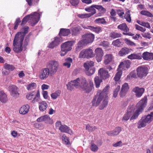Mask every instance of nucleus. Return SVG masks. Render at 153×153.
Wrapping results in <instances>:
<instances>
[{
	"label": "nucleus",
	"mask_w": 153,
	"mask_h": 153,
	"mask_svg": "<svg viewBox=\"0 0 153 153\" xmlns=\"http://www.w3.org/2000/svg\"><path fill=\"white\" fill-rule=\"evenodd\" d=\"M118 72L116 74L114 78L115 81H117L120 79L121 76L122 74V71L121 70H118Z\"/></svg>",
	"instance_id": "de8ad7c7"
},
{
	"label": "nucleus",
	"mask_w": 153,
	"mask_h": 153,
	"mask_svg": "<svg viewBox=\"0 0 153 153\" xmlns=\"http://www.w3.org/2000/svg\"><path fill=\"white\" fill-rule=\"evenodd\" d=\"M21 21L19 18H18L16 19L15 22V26L14 27V29L16 30L17 29L19 23H20Z\"/></svg>",
	"instance_id": "052dcab7"
},
{
	"label": "nucleus",
	"mask_w": 153,
	"mask_h": 153,
	"mask_svg": "<svg viewBox=\"0 0 153 153\" xmlns=\"http://www.w3.org/2000/svg\"><path fill=\"white\" fill-rule=\"evenodd\" d=\"M153 121V111L150 114L142 117L141 119L138 122L137 128H140L145 127L146 126L147 123H149Z\"/></svg>",
	"instance_id": "423d86ee"
},
{
	"label": "nucleus",
	"mask_w": 153,
	"mask_h": 153,
	"mask_svg": "<svg viewBox=\"0 0 153 153\" xmlns=\"http://www.w3.org/2000/svg\"><path fill=\"white\" fill-rule=\"evenodd\" d=\"M85 10L88 12H91L87 14L88 15V17H91L96 13V10L94 8V5L88 8H86Z\"/></svg>",
	"instance_id": "7c9ffc66"
},
{
	"label": "nucleus",
	"mask_w": 153,
	"mask_h": 153,
	"mask_svg": "<svg viewBox=\"0 0 153 153\" xmlns=\"http://www.w3.org/2000/svg\"><path fill=\"white\" fill-rule=\"evenodd\" d=\"M73 45V41H68L62 43L61 45V51L68 52L71 50Z\"/></svg>",
	"instance_id": "9b49d317"
},
{
	"label": "nucleus",
	"mask_w": 153,
	"mask_h": 153,
	"mask_svg": "<svg viewBox=\"0 0 153 153\" xmlns=\"http://www.w3.org/2000/svg\"><path fill=\"white\" fill-rule=\"evenodd\" d=\"M40 14L37 12H35L33 14H31L25 17L23 19L21 25L23 26L29 20L32 21L33 26L35 25L39 21Z\"/></svg>",
	"instance_id": "39448f33"
},
{
	"label": "nucleus",
	"mask_w": 153,
	"mask_h": 153,
	"mask_svg": "<svg viewBox=\"0 0 153 153\" xmlns=\"http://www.w3.org/2000/svg\"><path fill=\"white\" fill-rule=\"evenodd\" d=\"M122 35L120 33L113 32L111 33L109 35V37L112 39H114L117 38L121 37Z\"/></svg>",
	"instance_id": "4c0bfd02"
},
{
	"label": "nucleus",
	"mask_w": 153,
	"mask_h": 153,
	"mask_svg": "<svg viewBox=\"0 0 153 153\" xmlns=\"http://www.w3.org/2000/svg\"><path fill=\"white\" fill-rule=\"evenodd\" d=\"M82 30V29L80 26H77L74 28L72 31L73 33L76 35L79 33L80 31H81Z\"/></svg>",
	"instance_id": "49530a36"
},
{
	"label": "nucleus",
	"mask_w": 153,
	"mask_h": 153,
	"mask_svg": "<svg viewBox=\"0 0 153 153\" xmlns=\"http://www.w3.org/2000/svg\"><path fill=\"white\" fill-rule=\"evenodd\" d=\"M125 15L124 16L125 18L126 19V21L128 22L129 23H130L131 22V14L130 12V10H128L127 11Z\"/></svg>",
	"instance_id": "37998d69"
},
{
	"label": "nucleus",
	"mask_w": 153,
	"mask_h": 153,
	"mask_svg": "<svg viewBox=\"0 0 153 153\" xmlns=\"http://www.w3.org/2000/svg\"><path fill=\"white\" fill-rule=\"evenodd\" d=\"M70 33V30L69 29L61 28L59 33L60 36H66Z\"/></svg>",
	"instance_id": "2f4dec72"
},
{
	"label": "nucleus",
	"mask_w": 153,
	"mask_h": 153,
	"mask_svg": "<svg viewBox=\"0 0 153 153\" xmlns=\"http://www.w3.org/2000/svg\"><path fill=\"white\" fill-rule=\"evenodd\" d=\"M4 68L5 69L9 71H13L15 68L13 65L7 63L5 64Z\"/></svg>",
	"instance_id": "09e8293b"
},
{
	"label": "nucleus",
	"mask_w": 153,
	"mask_h": 153,
	"mask_svg": "<svg viewBox=\"0 0 153 153\" xmlns=\"http://www.w3.org/2000/svg\"><path fill=\"white\" fill-rule=\"evenodd\" d=\"M94 54L92 49L90 48L82 50L80 52L79 57L80 58H89L94 57Z\"/></svg>",
	"instance_id": "1a4fd4ad"
},
{
	"label": "nucleus",
	"mask_w": 153,
	"mask_h": 153,
	"mask_svg": "<svg viewBox=\"0 0 153 153\" xmlns=\"http://www.w3.org/2000/svg\"><path fill=\"white\" fill-rule=\"evenodd\" d=\"M117 28L125 32H127L129 31V29L125 23H123L119 25Z\"/></svg>",
	"instance_id": "72a5a7b5"
},
{
	"label": "nucleus",
	"mask_w": 153,
	"mask_h": 153,
	"mask_svg": "<svg viewBox=\"0 0 153 153\" xmlns=\"http://www.w3.org/2000/svg\"><path fill=\"white\" fill-rule=\"evenodd\" d=\"M95 54L97 61L98 62H101L102 59L103 55V52L101 48H98L95 50Z\"/></svg>",
	"instance_id": "dca6fc26"
},
{
	"label": "nucleus",
	"mask_w": 153,
	"mask_h": 153,
	"mask_svg": "<svg viewBox=\"0 0 153 153\" xmlns=\"http://www.w3.org/2000/svg\"><path fill=\"white\" fill-rule=\"evenodd\" d=\"M130 65V62L129 61L125 60L120 63L118 66V70L120 68L125 70V68L128 69Z\"/></svg>",
	"instance_id": "b1692460"
},
{
	"label": "nucleus",
	"mask_w": 153,
	"mask_h": 153,
	"mask_svg": "<svg viewBox=\"0 0 153 153\" xmlns=\"http://www.w3.org/2000/svg\"><path fill=\"white\" fill-rule=\"evenodd\" d=\"M122 39H117L115 40H114L112 42V44L116 47H120L121 45Z\"/></svg>",
	"instance_id": "a19ab883"
},
{
	"label": "nucleus",
	"mask_w": 153,
	"mask_h": 153,
	"mask_svg": "<svg viewBox=\"0 0 153 153\" xmlns=\"http://www.w3.org/2000/svg\"><path fill=\"white\" fill-rule=\"evenodd\" d=\"M113 56L111 54H107L104 56V63L107 65L111 62L113 59Z\"/></svg>",
	"instance_id": "c85d7f7f"
},
{
	"label": "nucleus",
	"mask_w": 153,
	"mask_h": 153,
	"mask_svg": "<svg viewBox=\"0 0 153 153\" xmlns=\"http://www.w3.org/2000/svg\"><path fill=\"white\" fill-rule=\"evenodd\" d=\"M142 58L145 60H153V53L146 51L142 54Z\"/></svg>",
	"instance_id": "5701e85b"
},
{
	"label": "nucleus",
	"mask_w": 153,
	"mask_h": 153,
	"mask_svg": "<svg viewBox=\"0 0 153 153\" xmlns=\"http://www.w3.org/2000/svg\"><path fill=\"white\" fill-rule=\"evenodd\" d=\"M91 150L94 152H97L98 149L97 146L94 143L91 144L90 147Z\"/></svg>",
	"instance_id": "4d7b16f0"
},
{
	"label": "nucleus",
	"mask_w": 153,
	"mask_h": 153,
	"mask_svg": "<svg viewBox=\"0 0 153 153\" xmlns=\"http://www.w3.org/2000/svg\"><path fill=\"white\" fill-rule=\"evenodd\" d=\"M48 107V105L46 102L43 101L39 102V107L40 111L43 112L45 111Z\"/></svg>",
	"instance_id": "c756f323"
},
{
	"label": "nucleus",
	"mask_w": 153,
	"mask_h": 153,
	"mask_svg": "<svg viewBox=\"0 0 153 153\" xmlns=\"http://www.w3.org/2000/svg\"><path fill=\"white\" fill-rule=\"evenodd\" d=\"M100 45L104 47H108L109 46V44L108 42L104 41L100 43Z\"/></svg>",
	"instance_id": "680f3d73"
},
{
	"label": "nucleus",
	"mask_w": 153,
	"mask_h": 153,
	"mask_svg": "<svg viewBox=\"0 0 153 153\" xmlns=\"http://www.w3.org/2000/svg\"><path fill=\"white\" fill-rule=\"evenodd\" d=\"M65 62L64 63L63 65L69 68L71 65V63L72 62V59L70 57L67 58L65 59Z\"/></svg>",
	"instance_id": "c9c22d12"
},
{
	"label": "nucleus",
	"mask_w": 153,
	"mask_h": 153,
	"mask_svg": "<svg viewBox=\"0 0 153 153\" xmlns=\"http://www.w3.org/2000/svg\"><path fill=\"white\" fill-rule=\"evenodd\" d=\"M85 73L86 74L90 76L94 74L95 71V68H88L85 69Z\"/></svg>",
	"instance_id": "58836bf2"
},
{
	"label": "nucleus",
	"mask_w": 153,
	"mask_h": 153,
	"mask_svg": "<svg viewBox=\"0 0 153 153\" xmlns=\"http://www.w3.org/2000/svg\"><path fill=\"white\" fill-rule=\"evenodd\" d=\"M130 115L128 114L127 113H126L124 115L122 119V120H124L125 121L128 120L130 118Z\"/></svg>",
	"instance_id": "bf43d9fd"
},
{
	"label": "nucleus",
	"mask_w": 153,
	"mask_h": 153,
	"mask_svg": "<svg viewBox=\"0 0 153 153\" xmlns=\"http://www.w3.org/2000/svg\"><path fill=\"white\" fill-rule=\"evenodd\" d=\"M29 28V27L28 26H26L24 28H23L21 30V32H18L15 35V36H17L18 38L20 39V36L22 37L23 36V40H24V37L25 35L28 32V30Z\"/></svg>",
	"instance_id": "4be33fe9"
},
{
	"label": "nucleus",
	"mask_w": 153,
	"mask_h": 153,
	"mask_svg": "<svg viewBox=\"0 0 153 153\" xmlns=\"http://www.w3.org/2000/svg\"><path fill=\"white\" fill-rule=\"evenodd\" d=\"M82 38L84 42L87 44L92 43L94 39V35L92 33H87L83 35Z\"/></svg>",
	"instance_id": "f8f14e48"
},
{
	"label": "nucleus",
	"mask_w": 153,
	"mask_h": 153,
	"mask_svg": "<svg viewBox=\"0 0 153 153\" xmlns=\"http://www.w3.org/2000/svg\"><path fill=\"white\" fill-rule=\"evenodd\" d=\"M59 129L62 132H65L68 133L70 134H72V131L69 127L65 125H62L59 128Z\"/></svg>",
	"instance_id": "a878e982"
},
{
	"label": "nucleus",
	"mask_w": 153,
	"mask_h": 153,
	"mask_svg": "<svg viewBox=\"0 0 153 153\" xmlns=\"http://www.w3.org/2000/svg\"><path fill=\"white\" fill-rule=\"evenodd\" d=\"M36 87V84L35 83H32L28 84L27 86V89L29 90L33 89Z\"/></svg>",
	"instance_id": "864d4df0"
},
{
	"label": "nucleus",
	"mask_w": 153,
	"mask_h": 153,
	"mask_svg": "<svg viewBox=\"0 0 153 153\" xmlns=\"http://www.w3.org/2000/svg\"><path fill=\"white\" fill-rule=\"evenodd\" d=\"M59 66L58 62L54 60L49 61L46 65L47 68L50 72V75L52 76L57 71Z\"/></svg>",
	"instance_id": "0eeeda50"
},
{
	"label": "nucleus",
	"mask_w": 153,
	"mask_h": 153,
	"mask_svg": "<svg viewBox=\"0 0 153 153\" xmlns=\"http://www.w3.org/2000/svg\"><path fill=\"white\" fill-rule=\"evenodd\" d=\"M94 62L92 61H87L86 63H84L83 65L85 69H87L88 68H93L92 66H94Z\"/></svg>",
	"instance_id": "79ce46f5"
},
{
	"label": "nucleus",
	"mask_w": 153,
	"mask_h": 153,
	"mask_svg": "<svg viewBox=\"0 0 153 153\" xmlns=\"http://www.w3.org/2000/svg\"><path fill=\"white\" fill-rule=\"evenodd\" d=\"M61 91L59 90H58L55 92L52 93L51 96L52 99L53 100L56 99L58 97L60 96Z\"/></svg>",
	"instance_id": "c03bdc74"
},
{
	"label": "nucleus",
	"mask_w": 153,
	"mask_h": 153,
	"mask_svg": "<svg viewBox=\"0 0 153 153\" xmlns=\"http://www.w3.org/2000/svg\"><path fill=\"white\" fill-rule=\"evenodd\" d=\"M102 78L100 79L98 76L95 77L94 81L96 88H98L100 87V83L102 81Z\"/></svg>",
	"instance_id": "f704fd0d"
},
{
	"label": "nucleus",
	"mask_w": 153,
	"mask_h": 153,
	"mask_svg": "<svg viewBox=\"0 0 153 153\" xmlns=\"http://www.w3.org/2000/svg\"><path fill=\"white\" fill-rule=\"evenodd\" d=\"M117 13L119 16L120 17L123 19L124 18V16H123V15L124 13V12H121L120 10H117Z\"/></svg>",
	"instance_id": "69168bd1"
},
{
	"label": "nucleus",
	"mask_w": 153,
	"mask_h": 153,
	"mask_svg": "<svg viewBox=\"0 0 153 153\" xmlns=\"http://www.w3.org/2000/svg\"><path fill=\"white\" fill-rule=\"evenodd\" d=\"M140 13L142 15L146 16L147 17H152L153 15L149 12L148 11L142 10L140 12Z\"/></svg>",
	"instance_id": "3c124183"
},
{
	"label": "nucleus",
	"mask_w": 153,
	"mask_h": 153,
	"mask_svg": "<svg viewBox=\"0 0 153 153\" xmlns=\"http://www.w3.org/2000/svg\"><path fill=\"white\" fill-rule=\"evenodd\" d=\"M94 22L96 23H100L102 24H105L107 23L105 19L103 18H99L95 20Z\"/></svg>",
	"instance_id": "8fccbe9b"
},
{
	"label": "nucleus",
	"mask_w": 153,
	"mask_h": 153,
	"mask_svg": "<svg viewBox=\"0 0 153 153\" xmlns=\"http://www.w3.org/2000/svg\"><path fill=\"white\" fill-rule=\"evenodd\" d=\"M66 85L68 90L72 91L75 87L87 93L91 91L94 88L93 82H90L88 84L86 79L84 77L77 78L68 82Z\"/></svg>",
	"instance_id": "f257e3e1"
},
{
	"label": "nucleus",
	"mask_w": 153,
	"mask_h": 153,
	"mask_svg": "<svg viewBox=\"0 0 153 153\" xmlns=\"http://www.w3.org/2000/svg\"><path fill=\"white\" fill-rule=\"evenodd\" d=\"M98 74L100 78L104 79H106L110 76L108 72L103 68H101L99 70Z\"/></svg>",
	"instance_id": "a211bd4d"
},
{
	"label": "nucleus",
	"mask_w": 153,
	"mask_h": 153,
	"mask_svg": "<svg viewBox=\"0 0 153 153\" xmlns=\"http://www.w3.org/2000/svg\"><path fill=\"white\" fill-rule=\"evenodd\" d=\"M147 102V98L145 97L144 98L140 101L136 105L137 108L136 111L131 116L130 120L136 119L138 117L140 113L141 112L144 108L146 106Z\"/></svg>",
	"instance_id": "20e7f679"
},
{
	"label": "nucleus",
	"mask_w": 153,
	"mask_h": 153,
	"mask_svg": "<svg viewBox=\"0 0 153 153\" xmlns=\"http://www.w3.org/2000/svg\"><path fill=\"white\" fill-rule=\"evenodd\" d=\"M85 128L87 130H88L89 132L95 131L97 129V128L95 126H91L89 124L86 125Z\"/></svg>",
	"instance_id": "603ef678"
},
{
	"label": "nucleus",
	"mask_w": 153,
	"mask_h": 153,
	"mask_svg": "<svg viewBox=\"0 0 153 153\" xmlns=\"http://www.w3.org/2000/svg\"><path fill=\"white\" fill-rule=\"evenodd\" d=\"M30 106L28 104L22 106L20 108L19 113L25 115L27 114L29 111Z\"/></svg>",
	"instance_id": "393cba45"
},
{
	"label": "nucleus",
	"mask_w": 153,
	"mask_h": 153,
	"mask_svg": "<svg viewBox=\"0 0 153 153\" xmlns=\"http://www.w3.org/2000/svg\"><path fill=\"white\" fill-rule=\"evenodd\" d=\"M135 27L136 29L142 32H144L146 30V29L145 28H143L138 25H135Z\"/></svg>",
	"instance_id": "13d9d810"
},
{
	"label": "nucleus",
	"mask_w": 153,
	"mask_h": 153,
	"mask_svg": "<svg viewBox=\"0 0 153 153\" xmlns=\"http://www.w3.org/2000/svg\"><path fill=\"white\" fill-rule=\"evenodd\" d=\"M79 0H70V2L72 5L76 7L79 4Z\"/></svg>",
	"instance_id": "5fc2aeb1"
},
{
	"label": "nucleus",
	"mask_w": 153,
	"mask_h": 153,
	"mask_svg": "<svg viewBox=\"0 0 153 153\" xmlns=\"http://www.w3.org/2000/svg\"><path fill=\"white\" fill-rule=\"evenodd\" d=\"M121 131V128L120 127H116L114 130L107 131L106 133L109 136H115L118 135Z\"/></svg>",
	"instance_id": "412c9836"
},
{
	"label": "nucleus",
	"mask_w": 153,
	"mask_h": 153,
	"mask_svg": "<svg viewBox=\"0 0 153 153\" xmlns=\"http://www.w3.org/2000/svg\"><path fill=\"white\" fill-rule=\"evenodd\" d=\"M87 45V44L84 42L83 39L82 40L79 41L77 44V45H78L82 48L83 45Z\"/></svg>",
	"instance_id": "e2e57ef3"
},
{
	"label": "nucleus",
	"mask_w": 153,
	"mask_h": 153,
	"mask_svg": "<svg viewBox=\"0 0 153 153\" xmlns=\"http://www.w3.org/2000/svg\"><path fill=\"white\" fill-rule=\"evenodd\" d=\"M126 44L128 45H130L131 46L135 45V44L128 39H126Z\"/></svg>",
	"instance_id": "774afa93"
},
{
	"label": "nucleus",
	"mask_w": 153,
	"mask_h": 153,
	"mask_svg": "<svg viewBox=\"0 0 153 153\" xmlns=\"http://www.w3.org/2000/svg\"><path fill=\"white\" fill-rule=\"evenodd\" d=\"M78 17L82 19L90 17H88V15L87 14H79L78 15Z\"/></svg>",
	"instance_id": "0e129e2a"
},
{
	"label": "nucleus",
	"mask_w": 153,
	"mask_h": 153,
	"mask_svg": "<svg viewBox=\"0 0 153 153\" xmlns=\"http://www.w3.org/2000/svg\"><path fill=\"white\" fill-rule=\"evenodd\" d=\"M108 88L109 86H106L99 95L94 96L92 101L93 106L97 107L100 105L99 109L101 110L107 106L108 102Z\"/></svg>",
	"instance_id": "f03ea898"
},
{
	"label": "nucleus",
	"mask_w": 153,
	"mask_h": 153,
	"mask_svg": "<svg viewBox=\"0 0 153 153\" xmlns=\"http://www.w3.org/2000/svg\"><path fill=\"white\" fill-rule=\"evenodd\" d=\"M36 121L38 122L44 121L45 123L48 124H52L53 123L52 120L48 115L41 116L38 118Z\"/></svg>",
	"instance_id": "4468645a"
},
{
	"label": "nucleus",
	"mask_w": 153,
	"mask_h": 153,
	"mask_svg": "<svg viewBox=\"0 0 153 153\" xmlns=\"http://www.w3.org/2000/svg\"><path fill=\"white\" fill-rule=\"evenodd\" d=\"M18 88L15 85H12L9 87V90L11 95L16 98L19 97V94L18 92Z\"/></svg>",
	"instance_id": "ddd939ff"
},
{
	"label": "nucleus",
	"mask_w": 153,
	"mask_h": 153,
	"mask_svg": "<svg viewBox=\"0 0 153 153\" xmlns=\"http://www.w3.org/2000/svg\"><path fill=\"white\" fill-rule=\"evenodd\" d=\"M89 29L97 33L102 31V29L100 27H94L92 26H89Z\"/></svg>",
	"instance_id": "ea45409f"
},
{
	"label": "nucleus",
	"mask_w": 153,
	"mask_h": 153,
	"mask_svg": "<svg viewBox=\"0 0 153 153\" xmlns=\"http://www.w3.org/2000/svg\"><path fill=\"white\" fill-rule=\"evenodd\" d=\"M129 89L128 84L127 83H124L122 86L121 91L120 92V95L121 97L125 96L126 93L128 92Z\"/></svg>",
	"instance_id": "aec40b11"
},
{
	"label": "nucleus",
	"mask_w": 153,
	"mask_h": 153,
	"mask_svg": "<svg viewBox=\"0 0 153 153\" xmlns=\"http://www.w3.org/2000/svg\"><path fill=\"white\" fill-rule=\"evenodd\" d=\"M120 89V85H118L117 88L115 89L114 91L113 92V97L114 98H116L118 94V93Z\"/></svg>",
	"instance_id": "6e6d98bb"
},
{
	"label": "nucleus",
	"mask_w": 153,
	"mask_h": 153,
	"mask_svg": "<svg viewBox=\"0 0 153 153\" xmlns=\"http://www.w3.org/2000/svg\"><path fill=\"white\" fill-rule=\"evenodd\" d=\"M15 36V38L13 41V51L17 53H21L22 50V45L23 44L24 48H26V47L28 44L29 42V38L30 35L29 34L25 38V39L23 40V36H20V39L18 38L17 36Z\"/></svg>",
	"instance_id": "7ed1b4c3"
},
{
	"label": "nucleus",
	"mask_w": 153,
	"mask_h": 153,
	"mask_svg": "<svg viewBox=\"0 0 153 153\" xmlns=\"http://www.w3.org/2000/svg\"><path fill=\"white\" fill-rule=\"evenodd\" d=\"M132 51L133 50L132 49H129L126 47H124L122 48L121 50L119 52V54L120 56H123L128 54Z\"/></svg>",
	"instance_id": "cd10ccee"
},
{
	"label": "nucleus",
	"mask_w": 153,
	"mask_h": 153,
	"mask_svg": "<svg viewBox=\"0 0 153 153\" xmlns=\"http://www.w3.org/2000/svg\"><path fill=\"white\" fill-rule=\"evenodd\" d=\"M142 58L141 53H133L131 54L128 56V58L130 59H141Z\"/></svg>",
	"instance_id": "bb28decb"
},
{
	"label": "nucleus",
	"mask_w": 153,
	"mask_h": 153,
	"mask_svg": "<svg viewBox=\"0 0 153 153\" xmlns=\"http://www.w3.org/2000/svg\"><path fill=\"white\" fill-rule=\"evenodd\" d=\"M7 100V96L2 91H0V101L2 103H5Z\"/></svg>",
	"instance_id": "473e14b6"
},
{
	"label": "nucleus",
	"mask_w": 153,
	"mask_h": 153,
	"mask_svg": "<svg viewBox=\"0 0 153 153\" xmlns=\"http://www.w3.org/2000/svg\"><path fill=\"white\" fill-rule=\"evenodd\" d=\"M137 75L139 78H142L146 76L148 74V69L147 67L141 66L137 69Z\"/></svg>",
	"instance_id": "9d476101"
},
{
	"label": "nucleus",
	"mask_w": 153,
	"mask_h": 153,
	"mask_svg": "<svg viewBox=\"0 0 153 153\" xmlns=\"http://www.w3.org/2000/svg\"><path fill=\"white\" fill-rule=\"evenodd\" d=\"M145 89L143 88H140L136 86L134 88L132 91L135 93V96L137 97H141L144 93Z\"/></svg>",
	"instance_id": "f3484780"
},
{
	"label": "nucleus",
	"mask_w": 153,
	"mask_h": 153,
	"mask_svg": "<svg viewBox=\"0 0 153 153\" xmlns=\"http://www.w3.org/2000/svg\"><path fill=\"white\" fill-rule=\"evenodd\" d=\"M62 41L59 37H55L54 38L53 41L50 43L48 45V47L51 48H53L58 46Z\"/></svg>",
	"instance_id": "6ab92c4d"
},
{
	"label": "nucleus",
	"mask_w": 153,
	"mask_h": 153,
	"mask_svg": "<svg viewBox=\"0 0 153 153\" xmlns=\"http://www.w3.org/2000/svg\"><path fill=\"white\" fill-rule=\"evenodd\" d=\"M27 98L30 100H32V102L34 103L39 101L40 99L39 91H33L27 94L26 95Z\"/></svg>",
	"instance_id": "6e6552de"
},
{
	"label": "nucleus",
	"mask_w": 153,
	"mask_h": 153,
	"mask_svg": "<svg viewBox=\"0 0 153 153\" xmlns=\"http://www.w3.org/2000/svg\"><path fill=\"white\" fill-rule=\"evenodd\" d=\"M135 106L134 105H129L127 109V113L131 115L134 113L135 110Z\"/></svg>",
	"instance_id": "e433bc0d"
},
{
	"label": "nucleus",
	"mask_w": 153,
	"mask_h": 153,
	"mask_svg": "<svg viewBox=\"0 0 153 153\" xmlns=\"http://www.w3.org/2000/svg\"><path fill=\"white\" fill-rule=\"evenodd\" d=\"M62 138L63 143L66 145L70 144V142L69 140V138L67 137L65 134H64L62 135Z\"/></svg>",
	"instance_id": "a18cd8bd"
},
{
	"label": "nucleus",
	"mask_w": 153,
	"mask_h": 153,
	"mask_svg": "<svg viewBox=\"0 0 153 153\" xmlns=\"http://www.w3.org/2000/svg\"><path fill=\"white\" fill-rule=\"evenodd\" d=\"M49 74H50V71L47 68H42L39 75V77L42 80L45 79L48 77Z\"/></svg>",
	"instance_id": "2eb2a0df"
},
{
	"label": "nucleus",
	"mask_w": 153,
	"mask_h": 153,
	"mask_svg": "<svg viewBox=\"0 0 153 153\" xmlns=\"http://www.w3.org/2000/svg\"><path fill=\"white\" fill-rule=\"evenodd\" d=\"M122 143L121 141H119L117 142L115 144H113V146L114 147H117V146H122Z\"/></svg>",
	"instance_id": "338daca9"
}]
</instances>
